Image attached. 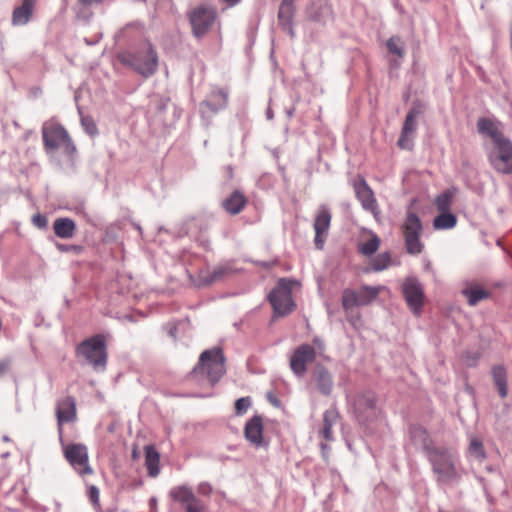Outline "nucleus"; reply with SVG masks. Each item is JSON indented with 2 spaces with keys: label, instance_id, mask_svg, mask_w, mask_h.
Instances as JSON below:
<instances>
[{
  "label": "nucleus",
  "instance_id": "6ab92c4d",
  "mask_svg": "<svg viewBox=\"0 0 512 512\" xmlns=\"http://www.w3.org/2000/svg\"><path fill=\"white\" fill-rule=\"evenodd\" d=\"M311 383L323 396H330L334 387V379L330 370L322 363H316L311 371Z\"/></svg>",
  "mask_w": 512,
  "mask_h": 512
},
{
  "label": "nucleus",
  "instance_id": "cd10ccee",
  "mask_svg": "<svg viewBox=\"0 0 512 512\" xmlns=\"http://www.w3.org/2000/svg\"><path fill=\"white\" fill-rule=\"evenodd\" d=\"M340 418L339 411L336 407H331L323 413V426L320 430V434L326 441H333V426L337 423Z\"/></svg>",
  "mask_w": 512,
  "mask_h": 512
},
{
  "label": "nucleus",
  "instance_id": "4468645a",
  "mask_svg": "<svg viewBox=\"0 0 512 512\" xmlns=\"http://www.w3.org/2000/svg\"><path fill=\"white\" fill-rule=\"evenodd\" d=\"M404 299L415 315H420L424 305V290L417 278L408 277L402 284Z\"/></svg>",
  "mask_w": 512,
  "mask_h": 512
},
{
  "label": "nucleus",
  "instance_id": "a878e982",
  "mask_svg": "<svg viewBox=\"0 0 512 512\" xmlns=\"http://www.w3.org/2000/svg\"><path fill=\"white\" fill-rule=\"evenodd\" d=\"M235 272L236 270L229 265H219L210 273H201L196 285L199 287H207L215 282L222 281L223 279L232 276Z\"/></svg>",
  "mask_w": 512,
  "mask_h": 512
},
{
  "label": "nucleus",
  "instance_id": "864d4df0",
  "mask_svg": "<svg viewBox=\"0 0 512 512\" xmlns=\"http://www.w3.org/2000/svg\"><path fill=\"white\" fill-rule=\"evenodd\" d=\"M268 400L274 406H276V407L280 406V400L277 397H275V396H273L271 394H268Z\"/></svg>",
  "mask_w": 512,
  "mask_h": 512
},
{
  "label": "nucleus",
  "instance_id": "8fccbe9b",
  "mask_svg": "<svg viewBox=\"0 0 512 512\" xmlns=\"http://www.w3.org/2000/svg\"><path fill=\"white\" fill-rule=\"evenodd\" d=\"M320 449H321V453H322V456L325 460H328L329 458V451H330V446L324 442L320 443Z\"/></svg>",
  "mask_w": 512,
  "mask_h": 512
},
{
  "label": "nucleus",
  "instance_id": "4c0bfd02",
  "mask_svg": "<svg viewBox=\"0 0 512 512\" xmlns=\"http://www.w3.org/2000/svg\"><path fill=\"white\" fill-rule=\"evenodd\" d=\"M452 194L449 191H445L438 195L435 200L437 209L440 212H449L451 207Z\"/></svg>",
  "mask_w": 512,
  "mask_h": 512
},
{
  "label": "nucleus",
  "instance_id": "ea45409f",
  "mask_svg": "<svg viewBox=\"0 0 512 512\" xmlns=\"http://www.w3.org/2000/svg\"><path fill=\"white\" fill-rule=\"evenodd\" d=\"M56 248L58 251L62 253H73L75 255H80L84 251V247L82 245L77 244H63L56 243Z\"/></svg>",
  "mask_w": 512,
  "mask_h": 512
},
{
  "label": "nucleus",
  "instance_id": "c756f323",
  "mask_svg": "<svg viewBox=\"0 0 512 512\" xmlns=\"http://www.w3.org/2000/svg\"><path fill=\"white\" fill-rule=\"evenodd\" d=\"M386 48L389 54L396 56L398 59L390 60V65L394 68L400 66V60L405 56V44L398 35L391 36L386 42Z\"/></svg>",
  "mask_w": 512,
  "mask_h": 512
},
{
  "label": "nucleus",
  "instance_id": "9d476101",
  "mask_svg": "<svg viewBox=\"0 0 512 512\" xmlns=\"http://www.w3.org/2000/svg\"><path fill=\"white\" fill-rule=\"evenodd\" d=\"M353 413L359 424H367L377 418V396L373 391L358 392L353 397Z\"/></svg>",
  "mask_w": 512,
  "mask_h": 512
},
{
  "label": "nucleus",
  "instance_id": "e433bc0d",
  "mask_svg": "<svg viewBox=\"0 0 512 512\" xmlns=\"http://www.w3.org/2000/svg\"><path fill=\"white\" fill-rule=\"evenodd\" d=\"M469 452L479 460H485L487 458L483 442L477 438L471 440Z\"/></svg>",
  "mask_w": 512,
  "mask_h": 512
},
{
  "label": "nucleus",
  "instance_id": "7c9ffc66",
  "mask_svg": "<svg viewBox=\"0 0 512 512\" xmlns=\"http://www.w3.org/2000/svg\"><path fill=\"white\" fill-rule=\"evenodd\" d=\"M145 451V466L148 476L156 477L160 473V454L153 445H147Z\"/></svg>",
  "mask_w": 512,
  "mask_h": 512
},
{
  "label": "nucleus",
  "instance_id": "9b49d317",
  "mask_svg": "<svg viewBox=\"0 0 512 512\" xmlns=\"http://www.w3.org/2000/svg\"><path fill=\"white\" fill-rule=\"evenodd\" d=\"M171 501L180 505L184 512H208L207 504L198 498L187 484L174 486L168 493Z\"/></svg>",
  "mask_w": 512,
  "mask_h": 512
},
{
  "label": "nucleus",
  "instance_id": "6e6552de",
  "mask_svg": "<svg viewBox=\"0 0 512 512\" xmlns=\"http://www.w3.org/2000/svg\"><path fill=\"white\" fill-rule=\"evenodd\" d=\"M217 17V9L214 6L201 4L193 8L188 13L193 36L202 39L212 29Z\"/></svg>",
  "mask_w": 512,
  "mask_h": 512
},
{
  "label": "nucleus",
  "instance_id": "1a4fd4ad",
  "mask_svg": "<svg viewBox=\"0 0 512 512\" xmlns=\"http://www.w3.org/2000/svg\"><path fill=\"white\" fill-rule=\"evenodd\" d=\"M422 228L419 216L415 212L408 210L402 225L405 247L408 254L418 255L422 253L424 249V245L420 240Z\"/></svg>",
  "mask_w": 512,
  "mask_h": 512
},
{
  "label": "nucleus",
  "instance_id": "2f4dec72",
  "mask_svg": "<svg viewBox=\"0 0 512 512\" xmlns=\"http://www.w3.org/2000/svg\"><path fill=\"white\" fill-rule=\"evenodd\" d=\"M462 295L466 297L470 306H476L480 301L486 300L491 293L479 285H469L462 290Z\"/></svg>",
  "mask_w": 512,
  "mask_h": 512
},
{
  "label": "nucleus",
  "instance_id": "79ce46f5",
  "mask_svg": "<svg viewBox=\"0 0 512 512\" xmlns=\"http://www.w3.org/2000/svg\"><path fill=\"white\" fill-rule=\"evenodd\" d=\"M250 406V397H241L237 399L235 402V414L238 416L245 414Z\"/></svg>",
  "mask_w": 512,
  "mask_h": 512
},
{
  "label": "nucleus",
  "instance_id": "58836bf2",
  "mask_svg": "<svg viewBox=\"0 0 512 512\" xmlns=\"http://www.w3.org/2000/svg\"><path fill=\"white\" fill-rule=\"evenodd\" d=\"M87 496L94 508L97 511H101L102 508L100 504V492L95 485L88 486Z\"/></svg>",
  "mask_w": 512,
  "mask_h": 512
},
{
  "label": "nucleus",
  "instance_id": "412c9836",
  "mask_svg": "<svg viewBox=\"0 0 512 512\" xmlns=\"http://www.w3.org/2000/svg\"><path fill=\"white\" fill-rule=\"evenodd\" d=\"M408 434L411 442L420 446L426 456L437 447L433 444L428 430L420 424H410Z\"/></svg>",
  "mask_w": 512,
  "mask_h": 512
},
{
  "label": "nucleus",
  "instance_id": "b1692460",
  "mask_svg": "<svg viewBox=\"0 0 512 512\" xmlns=\"http://www.w3.org/2000/svg\"><path fill=\"white\" fill-rule=\"evenodd\" d=\"M263 428V418L260 415H254L246 422L244 427L246 440L257 448L264 443Z\"/></svg>",
  "mask_w": 512,
  "mask_h": 512
},
{
  "label": "nucleus",
  "instance_id": "3c124183",
  "mask_svg": "<svg viewBox=\"0 0 512 512\" xmlns=\"http://www.w3.org/2000/svg\"><path fill=\"white\" fill-rule=\"evenodd\" d=\"M227 8H232L241 3L242 0H221Z\"/></svg>",
  "mask_w": 512,
  "mask_h": 512
},
{
  "label": "nucleus",
  "instance_id": "39448f33",
  "mask_svg": "<svg viewBox=\"0 0 512 512\" xmlns=\"http://www.w3.org/2000/svg\"><path fill=\"white\" fill-rule=\"evenodd\" d=\"M43 147L46 154L61 151L64 156L73 160L77 148L67 129L56 119L45 121L41 128Z\"/></svg>",
  "mask_w": 512,
  "mask_h": 512
},
{
  "label": "nucleus",
  "instance_id": "c9c22d12",
  "mask_svg": "<svg viewBox=\"0 0 512 512\" xmlns=\"http://www.w3.org/2000/svg\"><path fill=\"white\" fill-rule=\"evenodd\" d=\"M379 246L380 239L376 234H373L368 241L363 242L358 246V251L362 255L371 256L378 250Z\"/></svg>",
  "mask_w": 512,
  "mask_h": 512
},
{
  "label": "nucleus",
  "instance_id": "aec40b11",
  "mask_svg": "<svg viewBox=\"0 0 512 512\" xmlns=\"http://www.w3.org/2000/svg\"><path fill=\"white\" fill-rule=\"evenodd\" d=\"M305 13L307 19L315 23H325L326 19L333 14L332 5L329 0H309Z\"/></svg>",
  "mask_w": 512,
  "mask_h": 512
},
{
  "label": "nucleus",
  "instance_id": "603ef678",
  "mask_svg": "<svg viewBox=\"0 0 512 512\" xmlns=\"http://www.w3.org/2000/svg\"><path fill=\"white\" fill-rule=\"evenodd\" d=\"M78 1L83 6H91L93 4H99V3L103 2V0H78Z\"/></svg>",
  "mask_w": 512,
  "mask_h": 512
},
{
  "label": "nucleus",
  "instance_id": "f8f14e48",
  "mask_svg": "<svg viewBox=\"0 0 512 512\" xmlns=\"http://www.w3.org/2000/svg\"><path fill=\"white\" fill-rule=\"evenodd\" d=\"M379 295V288L363 285L359 290L346 288L342 292V307L348 312L356 306H367Z\"/></svg>",
  "mask_w": 512,
  "mask_h": 512
},
{
  "label": "nucleus",
  "instance_id": "5fc2aeb1",
  "mask_svg": "<svg viewBox=\"0 0 512 512\" xmlns=\"http://www.w3.org/2000/svg\"><path fill=\"white\" fill-rule=\"evenodd\" d=\"M313 343L315 344V346H316L318 349H320V350H321V349H324V343H323V341H322L321 339H319V338H317V337H316V338H314V339H313Z\"/></svg>",
  "mask_w": 512,
  "mask_h": 512
},
{
  "label": "nucleus",
  "instance_id": "49530a36",
  "mask_svg": "<svg viewBox=\"0 0 512 512\" xmlns=\"http://www.w3.org/2000/svg\"><path fill=\"white\" fill-rule=\"evenodd\" d=\"M409 135H410V133H404V131H401L400 137L397 141L398 147H400L401 149H411L412 148V144L409 140Z\"/></svg>",
  "mask_w": 512,
  "mask_h": 512
},
{
  "label": "nucleus",
  "instance_id": "f3484780",
  "mask_svg": "<svg viewBox=\"0 0 512 512\" xmlns=\"http://www.w3.org/2000/svg\"><path fill=\"white\" fill-rule=\"evenodd\" d=\"M352 186L356 195V198L362 205V208L366 211L371 212L375 217L379 215V207L377 200L374 196V192L367 184L365 178L358 175L352 182Z\"/></svg>",
  "mask_w": 512,
  "mask_h": 512
},
{
  "label": "nucleus",
  "instance_id": "473e14b6",
  "mask_svg": "<svg viewBox=\"0 0 512 512\" xmlns=\"http://www.w3.org/2000/svg\"><path fill=\"white\" fill-rule=\"evenodd\" d=\"M494 385L496 386L499 396L504 399L508 395L507 372L503 365H496L491 371Z\"/></svg>",
  "mask_w": 512,
  "mask_h": 512
},
{
  "label": "nucleus",
  "instance_id": "6e6d98bb",
  "mask_svg": "<svg viewBox=\"0 0 512 512\" xmlns=\"http://www.w3.org/2000/svg\"><path fill=\"white\" fill-rule=\"evenodd\" d=\"M226 169H227L229 178H232L233 177V168H232V166L228 165Z\"/></svg>",
  "mask_w": 512,
  "mask_h": 512
},
{
  "label": "nucleus",
  "instance_id": "ddd939ff",
  "mask_svg": "<svg viewBox=\"0 0 512 512\" xmlns=\"http://www.w3.org/2000/svg\"><path fill=\"white\" fill-rule=\"evenodd\" d=\"M63 454L68 463L80 474H92L93 470L89 465L87 447L84 444H68L63 447Z\"/></svg>",
  "mask_w": 512,
  "mask_h": 512
},
{
  "label": "nucleus",
  "instance_id": "4be33fe9",
  "mask_svg": "<svg viewBox=\"0 0 512 512\" xmlns=\"http://www.w3.org/2000/svg\"><path fill=\"white\" fill-rule=\"evenodd\" d=\"M228 98V88H216L211 91L208 99L200 103V107L211 113H217L218 111L223 110L228 106Z\"/></svg>",
  "mask_w": 512,
  "mask_h": 512
},
{
  "label": "nucleus",
  "instance_id": "13d9d810",
  "mask_svg": "<svg viewBox=\"0 0 512 512\" xmlns=\"http://www.w3.org/2000/svg\"><path fill=\"white\" fill-rule=\"evenodd\" d=\"M266 115H267L268 119H272L273 118V113H272L271 109L267 110Z\"/></svg>",
  "mask_w": 512,
  "mask_h": 512
},
{
  "label": "nucleus",
  "instance_id": "c03bdc74",
  "mask_svg": "<svg viewBox=\"0 0 512 512\" xmlns=\"http://www.w3.org/2000/svg\"><path fill=\"white\" fill-rule=\"evenodd\" d=\"M424 111L423 104L419 100H415L412 104V107L408 111L406 115H412L413 118H417L420 116Z\"/></svg>",
  "mask_w": 512,
  "mask_h": 512
},
{
  "label": "nucleus",
  "instance_id": "20e7f679",
  "mask_svg": "<svg viewBox=\"0 0 512 512\" xmlns=\"http://www.w3.org/2000/svg\"><path fill=\"white\" fill-rule=\"evenodd\" d=\"M426 457L437 483L451 484L461 479L460 461L456 451L437 446Z\"/></svg>",
  "mask_w": 512,
  "mask_h": 512
},
{
  "label": "nucleus",
  "instance_id": "a211bd4d",
  "mask_svg": "<svg viewBox=\"0 0 512 512\" xmlns=\"http://www.w3.org/2000/svg\"><path fill=\"white\" fill-rule=\"evenodd\" d=\"M332 214L326 205H320L314 219L313 228L315 231L314 244L316 249L322 250L328 236Z\"/></svg>",
  "mask_w": 512,
  "mask_h": 512
},
{
  "label": "nucleus",
  "instance_id": "de8ad7c7",
  "mask_svg": "<svg viewBox=\"0 0 512 512\" xmlns=\"http://www.w3.org/2000/svg\"><path fill=\"white\" fill-rule=\"evenodd\" d=\"M11 366V361L9 359H4L0 361V377L5 375L9 370Z\"/></svg>",
  "mask_w": 512,
  "mask_h": 512
},
{
  "label": "nucleus",
  "instance_id": "423d86ee",
  "mask_svg": "<svg viewBox=\"0 0 512 512\" xmlns=\"http://www.w3.org/2000/svg\"><path fill=\"white\" fill-rule=\"evenodd\" d=\"M108 335L95 334L81 341L75 348V355L95 371H104L108 362Z\"/></svg>",
  "mask_w": 512,
  "mask_h": 512
},
{
  "label": "nucleus",
  "instance_id": "7ed1b4c3",
  "mask_svg": "<svg viewBox=\"0 0 512 512\" xmlns=\"http://www.w3.org/2000/svg\"><path fill=\"white\" fill-rule=\"evenodd\" d=\"M224 374L225 357L223 350L215 347L201 353L197 365L189 374V379L198 385L207 382L210 387H214Z\"/></svg>",
  "mask_w": 512,
  "mask_h": 512
},
{
  "label": "nucleus",
  "instance_id": "09e8293b",
  "mask_svg": "<svg viewBox=\"0 0 512 512\" xmlns=\"http://www.w3.org/2000/svg\"><path fill=\"white\" fill-rule=\"evenodd\" d=\"M198 492L202 495H210L212 492V487L209 483H201L198 486Z\"/></svg>",
  "mask_w": 512,
  "mask_h": 512
},
{
  "label": "nucleus",
  "instance_id": "4d7b16f0",
  "mask_svg": "<svg viewBox=\"0 0 512 512\" xmlns=\"http://www.w3.org/2000/svg\"><path fill=\"white\" fill-rule=\"evenodd\" d=\"M176 331H177V328H176V327H173L172 329H170L169 334H170L172 337H175V336H176Z\"/></svg>",
  "mask_w": 512,
  "mask_h": 512
},
{
  "label": "nucleus",
  "instance_id": "2eb2a0df",
  "mask_svg": "<svg viewBox=\"0 0 512 512\" xmlns=\"http://www.w3.org/2000/svg\"><path fill=\"white\" fill-rule=\"evenodd\" d=\"M316 349L307 343L299 345L290 357V369L297 377H303L307 372V365L314 362Z\"/></svg>",
  "mask_w": 512,
  "mask_h": 512
},
{
  "label": "nucleus",
  "instance_id": "0eeeda50",
  "mask_svg": "<svg viewBox=\"0 0 512 512\" xmlns=\"http://www.w3.org/2000/svg\"><path fill=\"white\" fill-rule=\"evenodd\" d=\"M296 282L288 278H280L276 286L270 291L267 299L273 308V320L291 314L296 303L293 300L292 289Z\"/></svg>",
  "mask_w": 512,
  "mask_h": 512
},
{
  "label": "nucleus",
  "instance_id": "c85d7f7f",
  "mask_svg": "<svg viewBox=\"0 0 512 512\" xmlns=\"http://www.w3.org/2000/svg\"><path fill=\"white\" fill-rule=\"evenodd\" d=\"M53 230L57 237L61 239H70L75 235L76 223L68 217H60L55 219Z\"/></svg>",
  "mask_w": 512,
  "mask_h": 512
},
{
  "label": "nucleus",
  "instance_id": "a18cd8bd",
  "mask_svg": "<svg viewBox=\"0 0 512 512\" xmlns=\"http://www.w3.org/2000/svg\"><path fill=\"white\" fill-rule=\"evenodd\" d=\"M32 223L39 229H45L47 228L48 220L45 215L38 213L32 217Z\"/></svg>",
  "mask_w": 512,
  "mask_h": 512
},
{
  "label": "nucleus",
  "instance_id": "5701e85b",
  "mask_svg": "<svg viewBox=\"0 0 512 512\" xmlns=\"http://www.w3.org/2000/svg\"><path fill=\"white\" fill-rule=\"evenodd\" d=\"M296 0H282L278 9V23L281 28L288 32L291 38L295 36L293 20L296 12Z\"/></svg>",
  "mask_w": 512,
  "mask_h": 512
},
{
  "label": "nucleus",
  "instance_id": "37998d69",
  "mask_svg": "<svg viewBox=\"0 0 512 512\" xmlns=\"http://www.w3.org/2000/svg\"><path fill=\"white\" fill-rule=\"evenodd\" d=\"M416 128V119L412 115H406L401 131L412 134L416 131Z\"/></svg>",
  "mask_w": 512,
  "mask_h": 512
},
{
  "label": "nucleus",
  "instance_id": "a19ab883",
  "mask_svg": "<svg viewBox=\"0 0 512 512\" xmlns=\"http://www.w3.org/2000/svg\"><path fill=\"white\" fill-rule=\"evenodd\" d=\"M81 124L87 134L94 136L98 133L97 125L92 117L83 116L81 118Z\"/></svg>",
  "mask_w": 512,
  "mask_h": 512
},
{
  "label": "nucleus",
  "instance_id": "bb28decb",
  "mask_svg": "<svg viewBox=\"0 0 512 512\" xmlns=\"http://www.w3.org/2000/svg\"><path fill=\"white\" fill-rule=\"evenodd\" d=\"M246 196L239 190H235L222 202V208L230 215H237L247 205Z\"/></svg>",
  "mask_w": 512,
  "mask_h": 512
},
{
  "label": "nucleus",
  "instance_id": "72a5a7b5",
  "mask_svg": "<svg viewBox=\"0 0 512 512\" xmlns=\"http://www.w3.org/2000/svg\"><path fill=\"white\" fill-rule=\"evenodd\" d=\"M457 223V218L455 215L449 212H441L440 215L435 217L433 221V226L435 229H451Z\"/></svg>",
  "mask_w": 512,
  "mask_h": 512
},
{
  "label": "nucleus",
  "instance_id": "f03ea898",
  "mask_svg": "<svg viewBox=\"0 0 512 512\" xmlns=\"http://www.w3.org/2000/svg\"><path fill=\"white\" fill-rule=\"evenodd\" d=\"M116 57L123 66L130 68L144 79L152 77L158 71V53L150 42L142 43L135 50L119 52Z\"/></svg>",
  "mask_w": 512,
  "mask_h": 512
},
{
  "label": "nucleus",
  "instance_id": "393cba45",
  "mask_svg": "<svg viewBox=\"0 0 512 512\" xmlns=\"http://www.w3.org/2000/svg\"><path fill=\"white\" fill-rule=\"evenodd\" d=\"M37 0H21V4L14 7L11 24L12 26H24L33 18Z\"/></svg>",
  "mask_w": 512,
  "mask_h": 512
},
{
  "label": "nucleus",
  "instance_id": "f704fd0d",
  "mask_svg": "<svg viewBox=\"0 0 512 512\" xmlns=\"http://www.w3.org/2000/svg\"><path fill=\"white\" fill-rule=\"evenodd\" d=\"M392 265L390 252H383L375 256L370 262V269L379 272Z\"/></svg>",
  "mask_w": 512,
  "mask_h": 512
},
{
  "label": "nucleus",
  "instance_id": "dca6fc26",
  "mask_svg": "<svg viewBox=\"0 0 512 512\" xmlns=\"http://www.w3.org/2000/svg\"><path fill=\"white\" fill-rule=\"evenodd\" d=\"M60 441L63 442V424L74 422L77 418V405L74 396L59 399L55 409Z\"/></svg>",
  "mask_w": 512,
  "mask_h": 512
},
{
  "label": "nucleus",
  "instance_id": "f257e3e1",
  "mask_svg": "<svg viewBox=\"0 0 512 512\" xmlns=\"http://www.w3.org/2000/svg\"><path fill=\"white\" fill-rule=\"evenodd\" d=\"M477 132L491 140L492 148L487 153L491 167L499 174L512 175V141L503 132V124L496 118L480 117Z\"/></svg>",
  "mask_w": 512,
  "mask_h": 512
}]
</instances>
